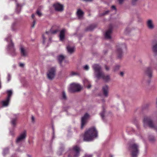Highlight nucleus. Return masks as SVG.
<instances>
[{"mask_svg":"<svg viewBox=\"0 0 157 157\" xmlns=\"http://www.w3.org/2000/svg\"><path fill=\"white\" fill-rule=\"evenodd\" d=\"M98 136V132L95 127L89 128L85 132L83 140L86 141H90Z\"/></svg>","mask_w":157,"mask_h":157,"instance_id":"nucleus-1","label":"nucleus"},{"mask_svg":"<svg viewBox=\"0 0 157 157\" xmlns=\"http://www.w3.org/2000/svg\"><path fill=\"white\" fill-rule=\"evenodd\" d=\"M126 49V46L125 44H118L116 47V53L119 58L123 56V51Z\"/></svg>","mask_w":157,"mask_h":157,"instance_id":"nucleus-2","label":"nucleus"},{"mask_svg":"<svg viewBox=\"0 0 157 157\" xmlns=\"http://www.w3.org/2000/svg\"><path fill=\"white\" fill-rule=\"evenodd\" d=\"M80 148L77 146H75L72 149H70L67 152L68 157H77L78 156L80 151Z\"/></svg>","mask_w":157,"mask_h":157,"instance_id":"nucleus-3","label":"nucleus"},{"mask_svg":"<svg viewBox=\"0 0 157 157\" xmlns=\"http://www.w3.org/2000/svg\"><path fill=\"white\" fill-rule=\"evenodd\" d=\"M155 65L153 61L150 63L149 66L146 68L144 71V75L147 76L149 78L152 77V68H155Z\"/></svg>","mask_w":157,"mask_h":157,"instance_id":"nucleus-4","label":"nucleus"},{"mask_svg":"<svg viewBox=\"0 0 157 157\" xmlns=\"http://www.w3.org/2000/svg\"><path fill=\"white\" fill-rule=\"evenodd\" d=\"M7 41L10 40V41L8 45L7 50L12 56H14L16 55V53L15 51V49L14 47V44L12 42V40L11 39L10 36L8 37L5 39Z\"/></svg>","mask_w":157,"mask_h":157,"instance_id":"nucleus-5","label":"nucleus"},{"mask_svg":"<svg viewBox=\"0 0 157 157\" xmlns=\"http://www.w3.org/2000/svg\"><path fill=\"white\" fill-rule=\"evenodd\" d=\"M95 77L98 79L102 78L103 80L106 82H109L111 80L110 75L105 74L103 72L96 74Z\"/></svg>","mask_w":157,"mask_h":157,"instance_id":"nucleus-6","label":"nucleus"},{"mask_svg":"<svg viewBox=\"0 0 157 157\" xmlns=\"http://www.w3.org/2000/svg\"><path fill=\"white\" fill-rule=\"evenodd\" d=\"M138 145L135 144L130 145L129 150L132 153V157H137L139 153Z\"/></svg>","mask_w":157,"mask_h":157,"instance_id":"nucleus-7","label":"nucleus"},{"mask_svg":"<svg viewBox=\"0 0 157 157\" xmlns=\"http://www.w3.org/2000/svg\"><path fill=\"white\" fill-rule=\"evenodd\" d=\"M144 125L145 127H146L148 125L150 127L156 129L155 126L154 125L150 117H144L143 120Z\"/></svg>","mask_w":157,"mask_h":157,"instance_id":"nucleus-8","label":"nucleus"},{"mask_svg":"<svg viewBox=\"0 0 157 157\" xmlns=\"http://www.w3.org/2000/svg\"><path fill=\"white\" fill-rule=\"evenodd\" d=\"M81 89V87L80 85L73 83L71 84L68 90L70 92L74 93L78 92Z\"/></svg>","mask_w":157,"mask_h":157,"instance_id":"nucleus-9","label":"nucleus"},{"mask_svg":"<svg viewBox=\"0 0 157 157\" xmlns=\"http://www.w3.org/2000/svg\"><path fill=\"white\" fill-rule=\"evenodd\" d=\"M56 69L54 67H52L49 70L47 73V76L48 78L50 80L53 79L55 75Z\"/></svg>","mask_w":157,"mask_h":157,"instance_id":"nucleus-10","label":"nucleus"},{"mask_svg":"<svg viewBox=\"0 0 157 157\" xmlns=\"http://www.w3.org/2000/svg\"><path fill=\"white\" fill-rule=\"evenodd\" d=\"M26 136V131L24 130L17 137L16 140V143H18L25 140Z\"/></svg>","mask_w":157,"mask_h":157,"instance_id":"nucleus-11","label":"nucleus"},{"mask_svg":"<svg viewBox=\"0 0 157 157\" xmlns=\"http://www.w3.org/2000/svg\"><path fill=\"white\" fill-rule=\"evenodd\" d=\"M146 25L147 28L150 30H153L155 28L153 21L151 19H149L147 21Z\"/></svg>","mask_w":157,"mask_h":157,"instance_id":"nucleus-12","label":"nucleus"},{"mask_svg":"<svg viewBox=\"0 0 157 157\" xmlns=\"http://www.w3.org/2000/svg\"><path fill=\"white\" fill-rule=\"evenodd\" d=\"M56 11L58 12H61L63 10V5L59 3H56L53 5Z\"/></svg>","mask_w":157,"mask_h":157,"instance_id":"nucleus-13","label":"nucleus"},{"mask_svg":"<svg viewBox=\"0 0 157 157\" xmlns=\"http://www.w3.org/2000/svg\"><path fill=\"white\" fill-rule=\"evenodd\" d=\"M92 67L94 71V74L96 73H98L99 72H102L101 71V67L97 64H94L92 65Z\"/></svg>","mask_w":157,"mask_h":157,"instance_id":"nucleus-14","label":"nucleus"},{"mask_svg":"<svg viewBox=\"0 0 157 157\" xmlns=\"http://www.w3.org/2000/svg\"><path fill=\"white\" fill-rule=\"evenodd\" d=\"M89 117V114L86 113L85 114L84 116L82 117L81 119V128L82 129L84 125L86 124V120Z\"/></svg>","mask_w":157,"mask_h":157,"instance_id":"nucleus-15","label":"nucleus"},{"mask_svg":"<svg viewBox=\"0 0 157 157\" xmlns=\"http://www.w3.org/2000/svg\"><path fill=\"white\" fill-rule=\"evenodd\" d=\"M20 50L21 56L24 57H26L28 56V51L26 49L23 47V46H21L20 47Z\"/></svg>","mask_w":157,"mask_h":157,"instance_id":"nucleus-16","label":"nucleus"},{"mask_svg":"<svg viewBox=\"0 0 157 157\" xmlns=\"http://www.w3.org/2000/svg\"><path fill=\"white\" fill-rule=\"evenodd\" d=\"M102 91L104 95L107 97L108 95L109 87L107 85H105L103 86Z\"/></svg>","mask_w":157,"mask_h":157,"instance_id":"nucleus-17","label":"nucleus"},{"mask_svg":"<svg viewBox=\"0 0 157 157\" xmlns=\"http://www.w3.org/2000/svg\"><path fill=\"white\" fill-rule=\"evenodd\" d=\"M112 32V27L110 28L107 31H106L105 34V37L106 39H110L111 38V34Z\"/></svg>","mask_w":157,"mask_h":157,"instance_id":"nucleus-18","label":"nucleus"},{"mask_svg":"<svg viewBox=\"0 0 157 157\" xmlns=\"http://www.w3.org/2000/svg\"><path fill=\"white\" fill-rule=\"evenodd\" d=\"M13 117L12 118L11 121V123L12 126L13 127H15L16 124V121L18 117V114H13Z\"/></svg>","mask_w":157,"mask_h":157,"instance_id":"nucleus-19","label":"nucleus"},{"mask_svg":"<svg viewBox=\"0 0 157 157\" xmlns=\"http://www.w3.org/2000/svg\"><path fill=\"white\" fill-rule=\"evenodd\" d=\"M152 50L153 52L157 54V40H154L152 42Z\"/></svg>","mask_w":157,"mask_h":157,"instance_id":"nucleus-20","label":"nucleus"},{"mask_svg":"<svg viewBox=\"0 0 157 157\" xmlns=\"http://www.w3.org/2000/svg\"><path fill=\"white\" fill-rule=\"evenodd\" d=\"M77 15L79 19H81L83 17L84 12L80 9H78L77 12Z\"/></svg>","mask_w":157,"mask_h":157,"instance_id":"nucleus-21","label":"nucleus"},{"mask_svg":"<svg viewBox=\"0 0 157 157\" xmlns=\"http://www.w3.org/2000/svg\"><path fill=\"white\" fill-rule=\"evenodd\" d=\"M65 30L64 29L61 30L60 33L59 35L60 40L61 41H62L65 38Z\"/></svg>","mask_w":157,"mask_h":157,"instance_id":"nucleus-22","label":"nucleus"},{"mask_svg":"<svg viewBox=\"0 0 157 157\" xmlns=\"http://www.w3.org/2000/svg\"><path fill=\"white\" fill-rule=\"evenodd\" d=\"M84 86L87 88H90L91 87V85L90 82L87 79H85L83 81Z\"/></svg>","mask_w":157,"mask_h":157,"instance_id":"nucleus-23","label":"nucleus"},{"mask_svg":"<svg viewBox=\"0 0 157 157\" xmlns=\"http://www.w3.org/2000/svg\"><path fill=\"white\" fill-rule=\"evenodd\" d=\"M10 100H7V98H6L5 100L2 101V105L3 106H6L8 105Z\"/></svg>","mask_w":157,"mask_h":157,"instance_id":"nucleus-24","label":"nucleus"},{"mask_svg":"<svg viewBox=\"0 0 157 157\" xmlns=\"http://www.w3.org/2000/svg\"><path fill=\"white\" fill-rule=\"evenodd\" d=\"M57 58L59 64L61 65L62 61L64 59V56L63 55H59L58 56Z\"/></svg>","mask_w":157,"mask_h":157,"instance_id":"nucleus-25","label":"nucleus"},{"mask_svg":"<svg viewBox=\"0 0 157 157\" xmlns=\"http://www.w3.org/2000/svg\"><path fill=\"white\" fill-rule=\"evenodd\" d=\"M7 93L8 96L6 98H7V100H10V98L12 94V90H8L7 91Z\"/></svg>","mask_w":157,"mask_h":157,"instance_id":"nucleus-26","label":"nucleus"},{"mask_svg":"<svg viewBox=\"0 0 157 157\" xmlns=\"http://www.w3.org/2000/svg\"><path fill=\"white\" fill-rule=\"evenodd\" d=\"M67 49L68 52L70 54H71L74 52V48L71 47L69 46L67 47Z\"/></svg>","mask_w":157,"mask_h":157,"instance_id":"nucleus-27","label":"nucleus"},{"mask_svg":"<svg viewBox=\"0 0 157 157\" xmlns=\"http://www.w3.org/2000/svg\"><path fill=\"white\" fill-rule=\"evenodd\" d=\"M58 30H55L54 31L50 30L48 32H46V33L48 34H55L58 32Z\"/></svg>","mask_w":157,"mask_h":157,"instance_id":"nucleus-28","label":"nucleus"},{"mask_svg":"<svg viewBox=\"0 0 157 157\" xmlns=\"http://www.w3.org/2000/svg\"><path fill=\"white\" fill-rule=\"evenodd\" d=\"M105 109H104V108L103 107L102 111L100 113V116L103 119H104V114L105 113Z\"/></svg>","mask_w":157,"mask_h":157,"instance_id":"nucleus-29","label":"nucleus"},{"mask_svg":"<svg viewBox=\"0 0 157 157\" xmlns=\"http://www.w3.org/2000/svg\"><path fill=\"white\" fill-rule=\"evenodd\" d=\"M11 78V76L10 74V73H8L7 77V82H8L10 80Z\"/></svg>","mask_w":157,"mask_h":157,"instance_id":"nucleus-30","label":"nucleus"},{"mask_svg":"<svg viewBox=\"0 0 157 157\" xmlns=\"http://www.w3.org/2000/svg\"><path fill=\"white\" fill-rule=\"evenodd\" d=\"M62 99L63 100H66L67 99V97L66 95V94L64 91H63L62 92Z\"/></svg>","mask_w":157,"mask_h":157,"instance_id":"nucleus-31","label":"nucleus"},{"mask_svg":"<svg viewBox=\"0 0 157 157\" xmlns=\"http://www.w3.org/2000/svg\"><path fill=\"white\" fill-rule=\"evenodd\" d=\"M94 27H95L93 25H90L87 28L86 30L87 31H91L94 28Z\"/></svg>","mask_w":157,"mask_h":157,"instance_id":"nucleus-32","label":"nucleus"},{"mask_svg":"<svg viewBox=\"0 0 157 157\" xmlns=\"http://www.w3.org/2000/svg\"><path fill=\"white\" fill-rule=\"evenodd\" d=\"M151 81L150 79H148L147 81L145 78H144L143 80V82L144 83H146L147 84H149Z\"/></svg>","mask_w":157,"mask_h":157,"instance_id":"nucleus-33","label":"nucleus"},{"mask_svg":"<svg viewBox=\"0 0 157 157\" xmlns=\"http://www.w3.org/2000/svg\"><path fill=\"white\" fill-rule=\"evenodd\" d=\"M138 0H132V5L135 6L137 4Z\"/></svg>","mask_w":157,"mask_h":157,"instance_id":"nucleus-34","label":"nucleus"},{"mask_svg":"<svg viewBox=\"0 0 157 157\" xmlns=\"http://www.w3.org/2000/svg\"><path fill=\"white\" fill-rule=\"evenodd\" d=\"M9 149L7 148L3 150V155H5L8 152Z\"/></svg>","mask_w":157,"mask_h":157,"instance_id":"nucleus-35","label":"nucleus"},{"mask_svg":"<svg viewBox=\"0 0 157 157\" xmlns=\"http://www.w3.org/2000/svg\"><path fill=\"white\" fill-rule=\"evenodd\" d=\"M149 140L151 142H153L155 141V139L154 137L153 136H150L149 137Z\"/></svg>","mask_w":157,"mask_h":157,"instance_id":"nucleus-36","label":"nucleus"},{"mask_svg":"<svg viewBox=\"0 0 157 157\" xmlns=\"http://www.w3.org/2000/svg\"><path fill=\"white\" fill-rule=\"evenodd\" d=\"M120 67V66L119 65H117L115 66L114 68V71H116L119 69Z\"/></svg>","mask_w":157,"mask_h":157,"instance_id":"nucleus-37","label":"nucleus"},{"mask_svg":"<svg viewBox=\"0 0 157 157\" xmlns=\"http://www.w3.org/2000/svg\"><path fill=\"white\" fill-rule=\"evenodd\" d=\"M16 25V23H13L12 25L11 26V29L12 30L15 31V29H14V27Z\"/></svg>","mask_w":157,"mask_h":157,"instance_id":"nucleus-38","label":"nucleus"},{"mask_svg":"<svg viewBox=\"0 0 157 157\" xmlns=\"http://www.w3.org/2000/svg\"><path fill=\"white\" fill-rule=\"evenodd\" d=\"M36 13L40 17L42 15V13L39 10H37L36 11Z\"/></svg>","mask_w":157,"mask_h":157,"instance_id":"nucleus-39","label":"nucleus"},{"mask_svg":"<svg viewBox=\"0 0 157 157\" xmlns=\"http://www.w3.org/2000/svg\"><path fill=\"white\" fill-rule=\"evenodd\" d=\"M109 10H107V11H105V12H104V13H102V14L101 15L103 16V15H105L109 13Z\"/></svg>","mask_w":157,"mask_h":157,"instance_id":"nucleus-40","label":"nucleus"},{"mask_svg":"<svg viewBox=\"0 0 157 157\" xmlns=\"http://www.w3.org/2000/svg\"><path fill=\"white\" fill-rule=\"evenodd\" d=\"M83 68L85 70H88L89 69V67L88 65H86L84 66Z\"/></svg>","mask_w":157,"mask_h":157,"instance_id":"nucleus-41","label":"nucleus"},{"mask_svg":"<svg viewBox=\"0 0 157 157\" xmlns=\"http://www.w3.org/2000/svg\"><path fill=\"white\" fill-rule=\"evenodd\" d=\"M62 150H63L62 148L60 149H59L60 151L57 152V154L58 155H59L61 154V152H60V151H62Z\"/></svg>","mask_w":157,"mask_h":157,"instance_id":"nucleus-42","label":"nucleus"},{"mask_svg":"<svg viewBox=\"0 0 157 157\" xmlns=\"http://www.w3.org/2000/svg\"><path fill=\"white\" fill-rule=\"evenodd\" d=\"M111 9L112 10H115V11H116V7L115 6H111Z\"/></svg>","mask_w":157,"mask_h":157,"instance_id":"nucleus-43","label":"nucleus"},{"mask_svg":"<svg viewBox=\"0 0 157 157\" xmlns=\"http://www.w3.org/2000/svg\"><path fill=\"white\" fill-rule=\"evenodd\" d=\"M42 37L43 38V44H44L45 43V40L46 38L43 35L42 36Z\"/></svg>","mask_w":157,"mask_h":157,"instance_id":"nucleus-44","label":"nucleus"},{"mask_svg":"<svg viewBox=\"0 0 157 157\" xmlns=\"http://www.w3.org/2000/svg\"><path fill=\"white\" fill-rule=\"evenodd\" d=\"M92 155H86L84 157H92Z\"/></svg>","mask_w":157,"mask_h":157,"instance_id":"nucleus-45","label":"nucleus"},{"mask_svg":"<svg viewBox=\"0 0 157 157\" xmlns=\"http://www.w3.org/2000/svg\"><path fill=\"white\" fill-rule=\"evenodd\" d=\"M19 66L21 67H23L24 66V64L23 63H19Z\"/></svg>","mask_w":157,"mask_h":157,"instance_id":"nucleus-46","label":"nucleus"},{"mask_svg":"<svg viewBox=\"0 0 157 157\" xmlns=\"http://www.w3.org/2000/svg\"><path fill=\"white\" fill-rule=\"evenodd\" d=\"M105 67L106 71H109V68L106 65L105 66Z\"/></svg>","mask_w":157,"mask_h":157,"instance_id":"nucleus-47","label":"nucleus"},{"mask_svg":"<svg viewBox=\"0 0 157 157\" xmlns=\"http://www.w3.org/2000/svg\"><path fill=\"white\" fill-rule=\"evenodd\" d=\"M36 23V21L35 20H34L33 22V24L32 25V27H33L34 26V25Z\"/></svg>","mask_w":157,"mask_h":157,"instance_id":"nucleus-48","label":"nucleus"},{"mask_svg":"<svg viewBox=\"0 0 157 157\" xmlns=\"http://www.w3.org/2000/svg\"><path fill=\"white\" fill-rule=\"evenodd\" d=\"M34 120H35V118H34V117L33 116H32V121L33 122H34Z\"/></svg>","mask_w":157,"mask_h":157,"instance_id":"nucleus-49","label":"nucleus"},{"mask_svg":"<svg viewBox=\"0 0 157 157\" xmlns=\"http://www.w3.org/2000/svg\"><path fill=\"white\" fill-rule=\"evenodd\" d=\"M71 75H77V74L76 72H73L71 73Z\"/></svg>","mask_w":157,"mask_h":157,"instance_id":"nucleus-50","label":"nucleus"},{"mask_svg":"<svg viewBox=\"0 0 157 157\" xmlns=\"http://www.w3.org/2000/svg\"><path fill=\"white\" fill-rule=\"evenodd\" d=\"M120 74L121 76H123V75L124 73L123 72H121L120 73Z\"/></svg>","mask_w":157,"mask_h":157,"instance_id":"nucleus-51","label":"nucleus"},{"mask_svg":"<svg viewBox=\"0 0 157 157\" xmlns=\"http://www.w3.org/2000/svg\"><path fill=\"white\" fill-rule=\"evenodd\" d=\"M10 133L11 135H12V136H13L14 135L13 133L12 132H10Z\"/></svg>","mask_w":157,"mask_h":157,"instance_id":"nucleus-52","label":"nucleus"},{"mask_svg":"<svg viewBox=\"0 0 157 157\" xmlns=\"http://www.w3.org/2000/svg\"><path fill=\"white\" fill-rule=\"evenodd\" d=\"M34 14H32V17L33 18H34Z\"/></svg>","mask_w":157,"mask_h":157,"instance_id":"nucleus-53","label":"nucleus"},{"mask_svg":"<svg viewBox=\"0 0 157 157\" xmlns=\"http://www.w3.org/2000/svg\"><path fill=\"white\" fill-rule=\"evenodd\" d=\"M19 6V4L18 3H16V6L17 7H18Z\"/></svg>","mask_w":157,"mask_h":157,"instance_id":"nucleus-54","label":"nucleus"},{"mask_svg":"<svg viewBox=\"0 0 157 157\" xmlns=\"http://www.w3.org/2000/svg\"><path fill=\"white\" fill-rule=\"evenodd\" d=\"M156 107H157V98L156 99Z\"/></svg>","mask_w":157,"mask_h":157,"instance_id":"nucleus-55","label":"nucleus"},{"mask_svg":"<svg viewBox=\"0 0 157 157\" xmlns=\"http://www.w3.org/2000/svg\"><path fill=\"white\" fill-rule=\"evenodd\" d=\"M27 156L29 157H31V156L29 155H27Z\"/></svg>","mask_w":157,"mask_h":157,"instance_id":"nucleus-56","label":"nucleus"},{"mask_svg":"<svg viewBox=\"0 0 157 157\" xmlns=\"http://www.w3.org/2000/svg\"><path fill=\"white\" fill-rule=\"evenodd\" d=\"M49 40H51V39L50 38H49Z\"/></svg>","mask_w":157,"mask_h":157,"instance_id":"nucleus-57","label":"nucleus"},{"mask_svg":"<svg viewBox=\"0 0 157 157\" xmlns=\"http://www.w3.org/2000/svg\"><path fill=\"white\" fill-rule=\"evenodd\" d=\"M19 12H20V11L17 12L18 13H19Z\"/></svg>","mask_w":157,"mask_h":157,"instance_id":"nucleus-58","label":"nucleus"}]
</instances>
